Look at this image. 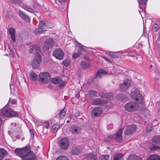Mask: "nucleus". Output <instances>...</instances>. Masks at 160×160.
<instances>
[{
	"mask_svg": "<svg viewBox=\"0 0 160 160\" xmlns=\"http://www.w3.org/2000/svg\"><path fill=\"white\" fill-rule=\"evenodd\" d=\"M14 152L23 160H36V156L31 151L30 146H27L21 148H17L14 151Z\"/></svg>",
	"mask_w": 160,
	"mask_h": 160,
	"instance_id": "obj_1",
	"label": "nucleus"
},
{
	"mask_svg": "<svg viewBox=\"0 0 160 160\" xmlns=\"http://www.w3.org/2000/svg\"><path fill=\"white\" fill-rule=\"evenodd\" d=\"M130 96L132 99L138 101V103L141 104L143 102V98L138 90H135L134 91H132Z\"/></svg>",
	"mask_w": 160,
	"mask_h": 160,
	"instance_id": "obj_2",
	"label": "nucleus"
},
{
	"mask_svg": "<svg viewBox=\"0 0 160 160\" xmlns=\"http://www.w3.org/2000/svg\"><path fill=\"white\" fill-rule=\"evenodd\" d=\"M1 115L5 117H12L17 116L18 113L11 109H3L1 111Z\"/></svg>",
	"mask_w": 160,
	"mask_h": 160,
	"instance_id": "obj_3",
	"label": "nucleus"
},
{
	"mask_svg": "<svg viewBox=\"0 0 160 160\" xmlns=\"http://www.w3.org/2000/svg\"><path fill=\"white\" fill-rule=\"evenodd\" d=\"M125 110L129 112L136 111L139 108L138 106L134 102H130L126 103L124 106Z\"/></svg>",
	"mask_w": 160,
	"mask_h": 160,
	"instance_id": "obj_4",
	"label": "nucleus"
},
{
	"mask_svg": "<svg viewBox=\"0 0 160 160\" xmlns=\"http://www.w3.org/2000/svg\"><path fill=\"white\" fill-rule=\"evenodd\" d=\"M39 82L42 83H48L50 80L49 73L47 72H41L39 76Z\"/></svg>",
	"mask_w": 160,
	"mask_h": 160,
	"instance_id": "obj_5",
	"label": "nucleus"
},
{
	"mask_svg": "<svg viewBox=\"0 0 160 160\" xmlns=\"http://www.w3.org/2000/svg\"><path fill=\"white\" fill-rule=\"evenodd\" d=\"M38 26L39 28L36 29L34 31V32L36 34L41 33L47 30L48 28L44 21H40Z\"/></svg>",
	"mask_w": 160,
	"mask_h": 160,
	"instance_id": "obj_6",
	"label": "nucleus"
},
{
	"mask_svg": "<svg viewBox=\"0 0 160 160\" xmlns=\"http://www.w3.org/2000/svg\"><path fill=\"white\" fill-rule=\"evenodd\" d=\"M59 145L60 148L63 150L67 149L69 145V141L68 138H62L59 142Z\"/></svg>",
	"mask_w": 160,
	"mask_h": 160,
	"instance_id": "obj_7",
	"label": "nucleus"
},
{
	"mask_svg": "<svg viewBox=\"0 0 160 160\" xmlns=\"http://www.w3.org/2000/svg\"><path fill=\"white\" fill-rule=\"evenodd\" d=\"M55 45V42L52 39L50 38L45 41L44 45L42 47V49L44 51L48 50L49 48H52Z\"/></svg>",
	"mask_w": 160,
	"mask_h": 160,
	"instance_id": "obj_8",
	"label": "nucleus"
},
{
	"mask_svg": "<svg viewBox=\"0 0 160 160\" xmlns=\"http://www.w3.org/2000/svg\"><path fill=\"white\" fill-rule=\"evenodd\" d=\"M52 54L56 58L62 60L63 58L64 53L61 49L58 48L53 51Z\"/></svg>",
	"mask_w": 160,
	"mask_h": 160,
	"instance_id": "obj_9",
	"label": "nucleus"
},
{
	"mask_svg": "<svg viewBox=\"0 0 160 160\" xmlns=\"http://www.w3.org/2000/svg\"><path fill=\"white\" fill-rule=\"evenodd\" d=\"M131 82L130 80L126 78L122 84L119 85V89L122 91H124L127 90L130 86Z\"/></svg>",
	"mask_w": 160,
	"mask_h": 160,
	"instance_id": "obj_10",
	"label": "nucleus"
},
{
	"mask_svg": "<svg viewBox=\"0 0 160 160\" xmlns=\"http://www.w3.org/2000/svg\"><path fill=\"white\" fill-rule=\"evenodd\" d=\"M42 61L41 56L39 54L36 55L35 58L33 59L31 63L33 68L35 69L37 68Z\"/></svg>",
	"mask_w": 160,
	"mask_h": 160,
	"instance_id": "obj_11",
	"label": "nucleus"
},
{
	"mask_svg": "<svg viewBox=\"0 0 160 160\" xmlns=\"http://www.w3.org/2000/svg\"><path fill=\"white\" fill-rule=\"evenodd\" d=\"M136 126L135 124H132L128 126L124 131V133L126 135H130L136 131Z\"/></svg>",
	"mask_w": 160,
	"mask_h": 160,
	"instance_id": "obj_12",
	"label": "nucleus"
},
{
	"mask_svg": "<svg viewBox=\"0 0 160 160\" xmlns=\"http://www.w3.org/2000/svg\"><path fill=\"white\" fill-rule=\"evenodd\" d=\"M102 112V109L100 107H96L92 110L91 114L93 118L99 116Z\"/></svg>",
	"mask_w": 160,
	"mask_h": 160,
	"instance_id": "obj_13",
	"label": "nucleus"
},
{
	"mask_svg": "<svg viewBox=\"0 0 160 160\" xmlns=\"http://www.w3.org/2000/svg\"><path fill=\"white\" fill-rule=\"evenodd\" d=\"M82 151V148L79 146L73 147L71 150V152L73 155H78L81 153Z\"/></svg>",
	"mask_w": 160,
	"mask_h": 160,
	"instance_id": "obj_14",
	"label": "nucleus"
},
{
	"mask_svg": "<svg viewBox=\"0 0 160 160\" xmlns=\"http://www.w3.org/2000/svg\"><path fill=\"white\" fill-rule=\"evenodd\" d=\"M123 131V129L120 128L118 132H117L114 135H112L110 137V138H113L114 139L117 140L118 141H120L122 139V134Z\"/></svg>",
	"mask_w": 160,
	"mask_h": 160,
	"instance_id": "obj_15",
	"label": "nucleus"
},
{
	"mask_svg": "<svg viewBox=\"0 0 160 160\" xmlns=\"http://www.w3.org/2000/svg\"><path fill=\"white\" fill-rule=\"evenodd\" d=\"M51 82L52 83L56 84H60V87H63L66 84L65 82L62 81V80L59 78H54L51 79Z\"/></svg>",
	"mask_w": 160,
	"mask_h": 160,
	"instance_id": "obj_16",
	"label": "nucleus"
},
{
	"mask_svg": "<svg viewBox=\"0 0 160 160\" xmlns=\"http://www.w3.org/2000/svg\"><path fill=\"white\" fill-rule=\"evenodd\" d=\"M29 52L31 53L35 52L36 53V55H37V54H39L41 56L40 48L38 45H35L31 46L30 47V49L29 50Z\"/></svg>",
	"mask_w": 160,
	"mask_h": 160,
	"instance_id": "obj_17",
	"label": "nucleus"
},
{
	"mask_svg": "<svg viewBox=\"0 0 160 160\" xmlns=\"http://www.w3.org/2000/svg\"><path fill=\"white\" fill-rule=\"evenodd\" d=\"M81 128L76 126H72L70 128L69 131L72 133L78 134L81 131Z\"/></svg>",
	"mask_w": 160,
	"mask_h": 160,
	"instance_id": "obj_18",
	"label": "nucleus"
},
{
	"mask_svg": "<svg viewBox=\"0 0 160 160\" xmlns=\"http://www.w3.org/2000/svg\"><path fill=\"white\" fill-rule=\"evenodd\" d=\"M85 158L88 160H98V155L91 153L85 155Z\"/></svg>",
	"mask_w": 160,
	"mask_h": 160,
	"instance_id": "obj_19",
	"label": "nucleus"
},
{
	"mask_svg": "<svg viewBox=\"0 0 160 160\" xmlns=\"http://www.w3.org/2000/svg\"><path fill=\"white\" fill-rule=\"evenodd\" d=\"M9 32L11 40L13 42H15L16 41V37L15 29L13 28H10L9 29Z\"/></svg>",
	"mask_w": 160,
	"mask_h": 160,
	"instance_id": "obj_20",
	"label": "nucleus"
},
{
	"mask_svg": "<svg viewBox=\"0 0 160 160\" xmlns=\"http://www.w3.org/2000/svg\"><path fill=\"white\" fill-rule=\"evenodd\" d=\"M19 12L20 16L22 19H24L25 21L27 22L30 21V18L24 12L21 11H19Z\"/></svg>",
	"mask_w": 160,
	"mask_h": 160,
	"instance_id": "obj_21",
	"label": "nucleus"
},
{
	"mask_svg": "<svg viewBox=\"0 0 160 160\" xmlns=\"http://www.w3.org/2000/svg\"><path fill=\"white\" fill-rule=\"evenodd\" d=\"M107 101H105L100 98H98L93 101V104L94 105H100L106 103Z\"/></svg>",
	"mask_w": 160,
	"mask_h": 160,
	"instance_id": "obj_22",
	"label": "nucleus"
},
{
	"mask_svg": "<svg viewBox=\"0 0 160 160\" xmlns=\"http://www.w3.org/2000/svg\"><path fill=\"white\" fill-rule=\"evenodd\" d=\"M8 154V152L2 148H0V160H2Z\"/></svg>",
	"mask_w": 160,
	"mask_h": 160,
	"instance_id": "obj_23",
	"label": "nucleus"
},
{
	"mask_svg": "<svg viewBox=\"0 0 160 160\" xmlns=\"http://www.w3.org/2000/svg\"><path fill=\"white\" fill-rule=\"evenodd\" d=\"M147 160H160V156L158 154L151 155L147 158Z\"/></svg>",
	"mask_w": 160,
	"mask_h": 160,
	"instance_id": "obj_24",
	"label": "nucleus"
},
{
	"mask_svg": "<svg viewBox=\"0 0 160 160\" xmlns=\"http://www.w3.org/2000/svg\"><path fill=\"white\" fill-rule=\"evenodd\" d=\"M127 159V160H142L141 158L138 157L135 154H132L129 155Z\"/></svg>",
	"mask_w": 160,
	"mask_h": 160,
	"instance_id": "obj_25",
	"label": "nucleus"
},
{
	"mask_svg": "<svg viewBox=\"0 0 160 160\" xmlns=\"http://www.w3.org/2000/svg\"><path fill=\"white\" fill-rule=\"evenodd\" d=\"M100 96L104 98H110L113 97V95L112 93L109 92L108 93H100Z\"/></svg>",
	"mask_w": 160,
	"mask_h": 160,
	"instance_id": "obj_26",
	"label": "nucleus"
},
{
	"mask_svg": "<svg viewBox=\"0 0 160 160\" xmlns=\"http://www.w3.org/2000/svg\"><path fill=\"white\" fill-rule=\"evenodd\" d=\"M29 76L30 79L34 81H36L38 78V75L33 71L30 73Z\"/></svg>",
	"mask_w": 160,
	"mask_h": 160,
	"instance_id": "obj_27",
	"label": "nucleus"
},
{
	"mask_svg": "<svg viewBox=\"0 0 160 160\" xmlns=\"http://www.w3.org/2000/svg\"><path fill=\"white\" fill-rule=\"evenodd\" d=\"M152 141L156 144H160V136H156L153 137L152 139Z\"/></svg>",
	"mask_w": 160,
	"mask_h": 160,
	"instance_id": "obj_28",
	"label": "nucleus"
},
{
	"mask_svg": "<svg viewBox=\"0 0 160 160\" xmlns=\"http://www.w3.org/2000/svg\"><path fill=\"white\" fill-rule=\"evenodd\" d=\"M106 73V71L103 69L99 70L97 73L96 78H100L102 76V74H104Z\"/></svg>",
	"mask_w": 160,
	"mask_h": 160,
	"instance_id": "obj_29",
	"label": "nucleus"
},
{
	"mask_svg": "<svg viewBox=\"0 0 160 160\" xmlns=\"http://www.w3.org/2000/svg\"><path fill=\"white\" fill-rule=\"evenodd\" d=\"M109 54L110 56L112 58H118L120 56V55L118 52H109Z\"/></svg>",
	"mask_w": 160,
	"mask_h": 160,
	"instance_id": "obj_30",
	"label": "nucleus"
},
{
	"mask_svg": "<svg viewBox=\"0 0 160 160\" xmlns=\"http://www.w3.org/2000/svg\"><path fill=\"white\" fill-rule=\"evenodd\" d=\"M22 7L23 9L28 12H34V9L33 8L26 5H23Z\"/></svg>",
	"mask_w": 160,
	"mask_h": 160,
	"instance_id": "obj_31",
	"label": "nucleus"
},
{
	"mask_svg": "<svg viewBox=\"0 0 160 160\" xmlns=\"http://www.w3.org/2000/svg\"><path fill=\"white\" fill-rule=\"evenodd\" d=\"M81 65L82 68L84 69L87 68L89 66L88 63L86 61H82L81 63Z\"/></svg>",
	"mask_w": 160,
	"mask_h": 160,
	"instance_id": "obj_32",
	"label": "nucleus"
},
{
	"mask_svg": "<svg viewBox=\"0 0 160 160\" xmlns=\"http://www.w3.org/2000/svg\"><path fill=\"white\" fill-rule=\"evenodd\" d=\"M66 110L65 109H62L59 112V115L60 118H62L65 115L66 113Z\"/></svg>",
	"mask_w": 160,
	"mask_h": 160,
	"instance_id": "obj_33",
	"label": "nucleus"
},
{
	"mask_svg": "<svg viewBox=\"0 0 160 160\" xmlns=\"http://www.w3.org/2000/svg\"><path fill=\"white\" fill-rule=\"evenodd\" d=\"M117 98L119 99H125L127 98L126 96L122 94H118L116 96Z\"/></svg>",
	"mask_w": 160,
	"mask_h": 160,
	"instance_id": "obj_34",
	"label": "nucleus"
},
{
	"mask_svg": "<svg viewBox=\"0 0 160 160\" xmlns=\"http://www.w3.org/2000/svg\"><path fill=\"white\" fill-rule=\"evenodd\" d=\"M100 158L101 160H108L109 159V156L108 155H102L101 156Z\"/></svg>",
	"mask_w": 160,
	"mask_h": 160,
	"instance_id": "obj_35",
	"label": "nucleus"
},
{
	"mask_svg": "<svg viewBox=\"0 0 160 160\" xmlns=\"http://www.w3.org/2000/svg\"><path fill=\"white\" fill-rule=\"evenodd\" d=\"M122 154L120 153H118L116 154L114 156L113 160H118L122 157Z\"/></svg>",
	"mask_w": 160,
	"mask_h": 160,
	"instance_id": "obj_36",
	"label": "nucleus"
},
{
	"mask_svg": "<svg viewBox=\"0 0 160 160\" xmlns=\"http://www.w3.org/2000/svg\"><path fill=\"white\" fill-rule=\"evenodd\" d=\"M97 94L96 91L93 90H91L89 92V96L91 97L95 96Z\"/></svg>",
	"mask_w": 160,
	"mask_h": 160,
	"instance_id": "obj_37",
	"label": "nucleus"
},
{
	"mask_svg": "<svg viewBox=\"0 0 160 160\" xmlns=\"http://www.w3.org/2000/svg\"><path fill=\"white\" fill-rule=\"evenodd\" d=\"M150 149L152 151L157 150H158L160 149V147L152 145L150 147Z\"/></svg>",
	"mask_w": 160,
	"mask_h": 160,
	"instance_id": "obj_38",
	"label": "nucleus"
},
{
	"mask_svg": "<svg viewBox=\"0 0 160 160\" xmlns=\"http://www.w3.org/2000/svg\"><path fill=\"white\" fill-rule=\"evenodd\" d=\"M56 160H69V159L66 156H61L58 157Z\"/></svg>",
	"mask_w": 160,
	"mask_h": 160,
	"instance_id": "obj_39",
	"label": "nucleus"
},
{
	"mask_svg": "<svg viewBox=\"0 0 160 160\" xmlns=\"http://www.w3.org/2000/svg\"><path fill=\"white\" fill-rule=\"evenodd\" d=\"M81 53L80 52H78L75 53L73 54L72 55V58L73 59H76L77 58L80 56L81 54Z\"/></svg>",
	"mask_w": 160,
	"mask_h": 160,
	"instance_id": "obj_40",
	"label": "nucleus"
},
{
	"mask_svg": "<svg viewBox=\"0 0 160 160\" xmlns=\"http://www.w3.org/2000/svg\"><path fill=\"white\" fill-rule=\"evenodd\" d=\"M59 127V125L57 124H56L53 125L52 128L54 131H57Z\"/></svg>",
	"mask_w": 160,
	"mask_h": 160,
	"instance_id": "obj_41",
	"label": "nucleus"
},
{
	"mask_svg": "<svg viewBox=\"0 0 160 160\" xmlns=\"http://www.w3.org/2000/svg\"><path fill=\"white\" fill-rule=\"evenodd\" d=\"M63 63L65 66L67 67L69 64V62L67 60H65L63 61Z\"/></svg>",
	"mask_w": 160,
	"mask_h": 160,
	"instance_id": "obj_42",
	"label": "nucleus"
},
{
	"mask_svg": "<svg viewBox=\"0 0 160 160\" xmlns=\"http://www.w3.org/2000/svg\"><path fill=\"white\" fill-rule=\"evenodd\" d=\"M159 28V27L157 24H154L153 26V30L155 32H156Z\"/></svg>",
	"mask_w": 160,
	"mask_h": 160,
	"instance_id": "obj_43",
	"label": "nucleus"
},
{
	"mask_svg": "<svg viewBox=\"0 0 160 160\" xmlns=\"http://www.w3.org/2000/svg\"><path fill=\"white\" fill-rule=\"evenodd\" d=\"M146 131L148 132H150L151 131V127L150 126V125H148L147 126L146 129Z\"/></svg>",
	"mask_w": 160,
	"mask_h": 160,
	"instance_id": "obj_44",
	"label": "nucleus"
},
{
	"mask_svg": "<svg viewBox=\"0 0 160 160\" xmlns=\"http://www.w3.org/2000/svg\"><path fill=\"white\" fill-rule=\"evenodd\" d=\"M11 2L14 4H18L20 2V0H10Z\"/></svg>",
	"mask_w": 160,
	"mask_h": 160,
	"instance_id": "obj_45",
	"label": "nucleus"
},
{
	"mask_svg": "<svg viewBox=\"0 0 160 160\" xmlns=\"http://www.w3.org/2000/svg\"><path fill=\"white\" fill-rule=\"evenodd\" d=\"M145 3H146V1L145 0H141L139 2V4L141 6L145 5Z\"/></svg>",
	"mask_w": 160,
	"mask_h": 160,
	"instance_id": "obj_46",
	"label": "nucleus"
},
{
	"mask_svg": "<svg viewBox=\"0 0 160 160\" xmlns=\"http://www.w3.org/2000/svg\"><path fill=\"white\" fill-rule=\"evenodd\" d=\"M44 126H45V127L48 128L49 126V124L48 122H45L44 123Z\"/></svg>",
	"mask_w": 160,
	"mask_h": 160,
	"instance_id": "obj_47",
	"label": "nucleus"
},
{
	"mask_svg": "<svg viewBox=\"0 0 160 160\" xmlns=\"http://www.w3.org/2000/svg\"><path fill=\"white\" fill-rule=\"evenodd\" d=\"M16 102L17 101L15 99H12L11 101V103L12 104H16Z\"/></svg>",
	"mask_w": 160,
	"mask_h": 160,
	"instance_id": "obj_48",
	"label": "nucleus"
},
{
	"mask_svg": "<svg viewBox=\"0 0 160 160\" xmlns=\"http://www.w3.org/2000/svg\"><path fill=\"white\" fill-rule=\"evenodd\" d=\"M66 0H58V2L60 3H62L63 2H65Z\"/></svg>",
	"mask_w": 160,
	"mask_h": 160,
	"instance_id": "obj_49",
	"label": "nucleus"
},
{
	"mask_svg": "<svg viewBox=\"0 0 160 160\" xmlns=\"http://www.w3.org/2000/svg\"><path fill=\"white\" fill-rule=\"evenodd\" d=\"M81 49L82 51L83 52L85 51V49H84L83 47H81Z\"/></svg>",
	"mask_w": 160,
	"mask_h": 160,
	"instance_id": "obj_50",
	"label": "nucleus"
},
{
	"mask_svg": "<svg viewBox=\"0 0 160 160\" xmlns=\"http://www.w3.org/2000/svg\"><path fill=\"white\" fill-rule=\"evenodd\" d=\"M104 58L105 60H106V61H107L109 62V61H110V60H109V59L108 58H107L106 57H104Z\"/></svg>",
	"mask_w": 160,
	"mask_h": 160,
	"instance_id": "obj_51",
	"label": "nucleus"
},
{
	"mask_svg": "<svg viewBox=\"0 0 160 160\" xmlns=\"http://www.w3.org/2000/svg\"><path fill=\"white\" fill-rule=\"evenodd\" d=\"M68 117L70 118V119H71V115H69Z\"/></svg>",
	"mask_w": 160,
	"mask_h": 160,
	"instance_id": "obj_52",
	"label": "nucleus"
},
{
	"mask_svg": "<svg viewBox=\"0 0 160 160\" xmlns=\"http://www.w3.org/2000/svg\"><path fill=\"white\" fill-rule=\"evenodd\" d=\"M69 122H70V121H69V120H68V121H67V123H69Z\"/></svg>",
	"mask_w": 160,
	"mask_h": 160,
	"instance_id": "obj_53",
	"label": "nucleus"
},
{
	"mask_svg": "<svg viewBox=\"0 0 160 160\" xmlns=\"http://www.w3.org/2000/svg\"><path fill=\"white\" fill-rule=\"evenodd\" d=\"M159 39L160 40V34L159 35L158 37Z\"/></svg>",
	"mask_w": 160,
	"mask_h": 160,
	"instance_id": "obj_54",
	"label": "nucleus"
},
{
	"mask_svg": "<svg viewBox=\"0 0 160 160\" xmlns=\"http://www.w3.org/2000/svg\"><path fill=\"white\" fill-rule=\"evenodd\" d=\"M152 65H151L150 66V68L152 67Z\"/></svg>",
	"mask_w": 160,
	"mask_h": 160,
	"instance_id": "obj_55",
	"label": "nucleus"
},
{
	"mask_svg": "<svg viewBox=\"0 0 160 160\" xmlns=\"http://www.w3.org/2000/svg\"><path fill=\"white\" fill-rule=\"evenodd\" d=\"M159 22H160V19L159 20Z\"/></svg>",
	"mask_w": 160,
	"mask_h": 160,
	"instance_id": "obj_56",
	"label": "nucleus"
}]
</instances>
